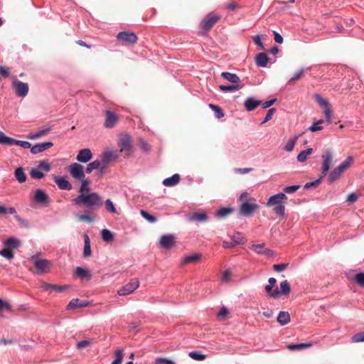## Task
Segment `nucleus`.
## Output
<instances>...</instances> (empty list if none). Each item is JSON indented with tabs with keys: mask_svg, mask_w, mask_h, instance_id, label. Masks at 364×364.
<instances>
[{
	"mask_svg": "<svg viewBox=\"0 0 364 364\" xmlns=\"http://www.w3.org/2000/svg\"><path fill=\"white\" fill-rule=\"evenodd\" d=\"M77 205H84L87 208H100L102 204V197L97 193L79 194L73 200Z\"/></svg>",
	"mask_w": 364,
	"mask_h": 364,
	"instance_id": "1",
	"label": "nucleus"
},
{
	"mask_svg": "<svg viewBox=\"0 0 364 364\" xmlns=\"http://www.w3.org/2000/svg\"><path fill=\"white\" fill-rule=\"evenodd\" d=\"M287 200V197L284 193H279L278 194L271 196L266 205L268 207H273L274 212L279 215L284 216L285 213L284 203Z\"/></svg>",
	"mask_w": 364,
	"mask_h": 364,
	"instance_id": "2",
	"label": "nucleus"
},
{
	"mask_svg": "<svg viewBox=\"0 0 364 364\" xmlns=\"http://www.w3.org/2000/svg\"><path fill=\"white\" fill-rule=\"evenodd\" d=\"M322 165H321V178L325 176L327 173V172L329 171L331 166L333 164V151L330 149H326L322 155Z\"/></svg>",
	"mask_w": 364,
	"mask_h": 364,
	"instance_id": "3",
	"label": "nucleus"
},
{
	"mask_svg": "<svg viewBox=\"0 0 364 364\" xmlns=\"http://www.w3.org/2000/svg\"><path fill=\"white\" fill-rule=\"evenodd\" d=\"M117 40L124 46H132L136 43L138 37L132 31H122L117 34Z\"/></svg>",
	"mask_w": 364,
	"mask_h": 364,
	"instance_id": "4",
	"label": "nucleus"
},
{
	"mask_svg": "<svg viewBox=\"0 0 364 364\" xmlns=\"http://www.w3.org/2000/svg\"><path fill=\"white\" fill-rule=\"evenodd\" d=\"M220 18L221 16L220 15L210 13L203 19L200 27L203 32L209 31Z\"/></svg>",
	"mask_w": 364,
	"mask_h": 364,
	"instance_id": "5",
	"label": "nucleus"
},
{
	"mask_svg": "<svg viewBox=\"0 0 364 364\" xmlns=\"http://www.w3.org/2000/svg\"><path fill=\"white\" fill-rule=\"evenodd\" d=\"M259 205L255 203L243 201L240 205L239 213L243 216H250L259 208Z\"/></svg>",
	"mask_w": 364,
	"mask_h": 364,
	"instance_id": "6",
	"label": "nucleus"
},
{
	"mask_svg": "<svg viewBox=\"0 0 364 364\" xmlns=\"http://www.w3.org/2000/svg\"><path fill=\"white\" fill-rule=\"evenodd\" d=\"M139 287V282L137 279H132L129 283L125 284L124 287L118 290V294L120 296H126L134 291H135Z\"/></svg>",
	"mask_w": 364,
	"mask_h": 364,
	"instance_id": "7",
	"label": "nucleus"
},
{
	"mask_svg": "<svg viewBox=\"0 0 364 364\" xmlns=\"http://www.w3.org/2000/svg\"><path fill=\"white\" fill-rule=\"evenodd\" d=\"M69 171L70 175L75 179L82 180L85 178V172L83 166L77 163L70 165Z\"/></svg>",
	"mask_w": 364,
	"mask_h": 364,
	"instance_id": "8",
	"label": "nucleus"
},
{
	"mask_svg": "<svg viewBox=\"0 0 364 364\" xmlns=\"http://www.w3.org/2000/svg\"><path fill=\"white\" fill-rule=\"evenodd\" d=\"M118 145L120 147L121 152L129 154L132 151V140L129 135L125 134L119 138Z\"/></svg>",
	"mask_w": 364,
	"mask_h": 364,
	"instance_id": "9",
	"label": "nucleus"
},
{
	"mask_svg": "<svg viewBox=\"0 0 364 364\" xmlns=\"http://www.w3.org/2000/svg\"><path fill=\"white\" fill-rule=\"evenodd\" d=\"M160 246L166 250L171 249L176 244V237L173 235H164L160 238Z\"/></svg>",
	"mask_w": 364,
	"mask_h": 364,
	"instance_id": "10",
	"label": "nucleus"
},
{
	"mask_svg": "<svg viewBox=\"0 0 364 364\" xmlns=\"http://www.w3.org/2000/svg\"><path fill=\"white\" fill-rule=\"evenodd\" d=\"M14 88L18 97H25L28 92V85L26 82L19 80H15L13 82Z\"/></svg>",
	"mask_w": 364,
	"mask_h": 364,
	"instance_id": "11",
	"label": "nucleus"
},
{
	"mask_svg": "<svg viewBox=\"0 0 364 364\" xmlns=\"http://www.w3.org/2000/svg\"><path fill=\"white\" fill-rule=\"evenodd\" d=\"M34 266L38 273H46L49 270L50 262L47 259H41L33 257Z\"/></svg>",
	"mask_w": 364,
	"mask_h": 364,
	"instance_id": "12",
	"label": "nucleus"
},
{
	"mask_svg": "<svg viewBox=\"0 0 364 364\" xmlns=\"http://www.w3.org/2000/svg\"><path fill=\"white\" fill-rule=\"evenodd\" d=\"M119 121V117L114 112L107 110L105 112V127L107 128H112L115 126V124Z\"/></svg>",
	"mask_w": 364,
	"mask_h": 364,
	"instance_id": "13",
	"label": "nucleus"
},
{
	"mask_svg": "<svg viewBox=\"0 0 364 364\" xmlns=\"http://www.w3.org/2000/svg\"><path fill=\"white\" fill-rule=\"evenodd\" d=\"M117 156L112 151H106L103 154L102 160L100 161L101 164V173L107 168L110 161L115 160Z\"/></svg>",
	"mask_w": 364,
	"mask_h": 364,
	"instance_id": "14",
	"label": "nucleus"
},
{
	"mask_svg": "<svg viewBox=\"0 0 364 364\" xmlns=\"http://www.w3.org/2000/svg\"><path fill=\"white\" fill-rule=\"evenodd\" d=\"M34 200L41 205H48L49 198L46 193L42 189H37L34 195Z\"/></svg>",
	"mask_w": 364,
	"mask_h": 364,
	"instance_id": "15",
	"label": "nucleus"
},
{
	"mask_svg": "<svg viewBox=\"0 0 364 364\" xmlns=\"http://www.w3.org/2000/svg\"><path fill=\"white\" fill-rule=\"evenodd\" d=\"M54 181L61 190L70 191L73 188L72 184L65 177L55 176Z\"/></svg>",
	"mask_w": 364,
	"mask_h": 364,
	"instance_id": "16",
	"label": "nucleus"
},
{
	"mask_svg": "<svg viewBox=\"0 0 364 364\" xmlns=\"http://www.w3.org/2000/svg\"><path fill=\"white\" fill-rule=\"evenodd\" d=\"M92 157V154L89 149H81L77 155L76 159L82 163L88 162Z\"/></svg>",
	"mask_w": 364,
	"mask_h": 364,
	"instance_id": "17",
	"label": "nucleus"
},
{
	"mask_svg": "<svg viewBox=\"0 0 364 364\" xmlns=\"http://www.w3.org/2000/svg\"><path fill=\"white\" fill-rule=\"evenodd\" d=\"M53 146V144L52 142L38 144L31 147V153L33 154H39L52 147Z\"/></svg>",
	"mask_w": 364,
	"mask_h": 364,
	"instance_id": "18",
	"label": "nucleus"
},
{
	"mask_svg": "<svg viewBox=\"0 0 364 364\" xmlns=\"http://www.w3.org/2000/svg\"><path fill=\"white\" fill-rule=\"evenodd\" d=\"M345 172L343 168H341L339 166L335 168L332 171H331L328 177V182L331 183L332 182L340 178L341 176Z\"/></svg>",
	"mask_w": 364,
	"mask_h": 364,
	"instance_id": "19",
	"label": "nucleus"
},
{
	"mask_svg": "<svg viewBox=\"0 0 364 364\" xmlns=\"http://www.w3.org/2000/svg\"><path fill=\"white\" fill-rule=\"evenodd\" d=\"M260 105L261 101L257 100L253 97H248L244 103L246 110L249 112L254 110Z\"/></svg>",
	"mask_w": 364,
	"mask_h": 364,
	"instance_id": "20",
	"label": "nucleus"
},
{
	"mask_svg": "<svg viewBox=\"0 0 364 364\" xmlns=\"http://www.w3.org/2000/svg\"><path fill=\"white\" fill-rule=\"evenodd\" d=\"M75 275L80 279H87V280H90L92 277L91 272L89 269L80 267L75 269Z\"/></svg>",
	"mask_w": 364,
	"mask_h": 364,
	"instance_id": "21",
	"label": "nucleus"
},
{
	"mask_svg": "<svg viewBox=\"0 0 364 364\" xmlns=\"http://www.w3.org/2000/svg\"><path fill=\"white\" fill-rule=\"evenodd\" d=\"M188 218L190 221L205 222L208 220L205 213H191Z\"/></svg>",
	"mask_w": 364,
	"mask_h": 364,
	"instance_id": "22",
	"label": "nucleus"
},
{
	"mask_svg": "<svg viewBox=\"0 0 364 364\" xmlns=\"http://www.w3.org/2000/svg\"><path fill=\"white\" fill-rule=\"evenodd\" d=\"M269 58L265 53H259L255 56V63L258 67H266Z\"/></svg>",
	"mask_w": 364,
	"mask_h": 364,
	"instance_id": "23",
	"label": "nucleus"
},
{
	"mask_svg": "<svg viewBox=\"0 0 364 364\" xmlns=\"http://www.w3.org/2000/svg\"><path fill=\"white\" fill-rule=\"evenodd\" d=\"M221 76L225 80L232 83H234L235 85L239 84L241 82L240 78L236 74L234 73L223 72L221 73Z\"/></svg>",
	"mask_w": 364,
	"mask_h": 364,
	"instance_id": "24",
	"label": "nucleus"
},
{
	"mask_svg": "<svg viewBox=\"0 0 364 364\" xmlns=\"http://www.w3.org/2000/svg\"><path fill=\"white\" fill-rule=\"evenodd\" d=\"M90 304L88 301H81L79 299H72L68 305V309H75V308H82L87 306Z\"/></svg>",
	"mask_w": 364,
	"mask_h": 364,
	"instance_id": "25",
	"label": "nucleus"
},
{
	"mask_svg": "<svg viewBox=\"0 0 364 364\" xmlns=\"http://www.w3.org/2000/svg\"><path fill=\"white\" fill-rule=\"evenodd\" d=\"M180 181V176L178 173L173 174L172 176L165 178L163 181V184L165 186H173L178 184Z\"/></svg>",
	"mask_w": 364,
	"mask_h": 364,
	"instance_id": "26",
	"label": "nucleus"
},
{
	"mask_svg": "<svg viewBox=\"0 0 364 364\" xmlns=\"http://www.w3.org/2000/svg\"><path fill=\"white\" fill-rule=\"evenodd\" d=\"M201 258V255L200 254H193L189 256H187L183 259L181 261V265L184 266L189 263H196Z\"/></svg>",
	"mask_w": 364,
	"mask_h": 364,
	"instance_id": "27",
	"label": "nucleus"
},
{
	"mask_svg": "<svg viewBox=\"0 0 364 364\" xmlns=\"http://www.w3.org/2000/svg\"><path fill=\"white\" fill-rule=\"evenodd\" d=\"M277 320L280 325L284 326L290 322V315L287 311H280Z\"/></svg>",
	"mask_w": 364,
	"mask_h": 364,
	"instance_id": "28",
	"label": "nucleus"
},
{
	"mask_svg": "<svg viewBox=\"0 0 364 364\" xmlns=\"http://www.w3.org/2000/svg\"><path fill=\"white\" fill-rule=\"evenodd\" d=\"M91 247L89 236L87 234L84 235V250L83 256L84 257H88L91 255Z\"/></svg>",
	"mask_w": 364,
	"mask_h": 364,
	"instance_id": "29",
	"label": "nucleus"
},
{
	"mask_svg": "<svg viewBox=\"0 0 364 364\" xmlns=\"http://www.w3.org/2000/svg\"><path fill=\"white\" fill-rule=\"evenodd\" d=\"M15 177L16 180L20 183H23L26 181V176L23 171V168L18 167L15 170Z\"/></svg>",
	"mask_w": 364,
	"mask_h": 364,
	"instance_id": "30",
	"label": "nucleus"
},
{
	"mask_svg": "<svg viewBox=\"0 0 364 364\" xmlns=\"http://www.w3.org/2000/svg\"><path fill=\"white\" fill-rule=\"evenodd\" d=\"M290 291V284L287 280H284L280 283V291H279L280 294L287 296L289 294Z\"/></svg>",
	"mask_w": 364,
	"mask_h": 364,
	"instance_id": "31",
	"label": "nucleus"
},
{
	"mask_svg": "<svg viewBox=\"0 0 364 364\" xmlns=\"http://www.w3.org/2000/svg\"><path fill=\"white\" fill-rule=\"evenodd\" d=\"M243 87L242 85L237 84V85H220L219 89L222 92H232L235 90H239L242 89Z\"/></svg>",
	"mask_w": 364,
	"mask_h": 364,
	"instance_id": "32",
	"label": "nucleus"
},
{
	"mask_svg": "<svg viewBox=\"0 0 364 364\" xmlns=\"http://www.w3.org/2000/svg\"><path fill=\"white\" fill-rule=\"evenodd\" d=\"M313 153L312 148H308L307 149L301 151L297 156V160L299 162H304L306 161L308 156Z\"/></svg>",
	"mask_w": 364,
	"mask_h": 364,
	"instance_id": "33",
	"label": "nucleus"
},
{
	"mask_svg": "<svg viewBox=\"0 0 364 364\" xmlns=\"http://www.w3.org/2000/svg\"><path fill=\"white\" fill-rule=\"evenodd\" d=\"M312 346V343H297V344H289L287 346V348L290 350H301Z\"/></svg>",
	"mask_w": 364,
	"mask_h": 364,
	"instance_id": "34",
	"label": "nucleus"
},
{
	"mask_svg": "<svg viewBox=\"0 0 364 364\" xmlns=\"http://www.w3.org/2000/svg\"><path fill=\"white\" fill-rule=\"evenodd\" d=\"M95 169H99L101 171V164H100V160H95L90 163L87 166L85 171L87 173H90Z\"/></svg>",
	"mask_w": 364,
	"mask_h": 364,
	"instance_id": "35",
	"label": "nucleus"
},
{
	"mask_svg": "<svg viewBox=\"0 0 364 364\" xmlns=\"http://www.w3.org/2000/svg\"><path fill=\"white\" fill-rule=\"evenodd\" d=\"M90 188V181L87 179H82L81 186L80 187V194H86L89 193Z\"/></svg>",
	"mask_w": 364,
	"mask_h": 364,
	"instance_id": "36",
	"label": "nucleus"
},
{
	"mask_svg": "<svg viewBox=\"0 0 364 364\" xmlns=\"http://www.w3.org/2000/svg\"><path fill=\"white\" fill-rule=\"evenodd\" d=\"M15 139L6 136L3 132H0V144L6 145H14Z\"/></svg>",
	"mask_w": 364,
	"mask_h": 364,
	"instance_id": "37",
	"label": "nucleus"
},
{
	"mask_svg": "<svg viewBox=\"0 0 364 364\" xmlns=\"http://www.w3.org/2000/svg\"><path fill=\"white\" fill-rule=\"evenodd\" d=\"M114 355H115V359L112 363V364H121L122 361V359H123V356H124V350H123V349L122 348H117L115 350Z\"/></svg>",
	"mask_w": 364,
	"mask_h": 364,
	"instance_id": "38",
	"label": "nucleus"
},
{
	"mask_svg": "<svg viewBox=\"0 0 364 364\" xmlns=\"http://www.w3.org/2000/svg\"><path fill=\"white\" fill-rule=\"evenodd\" d=\"M102 238L105 242H109L114 240L113 234L107 229H104L101 232Z\"/></svg>",
	"mask_w": 364,
	"mask_h": 364,
	"instance_id": "39",
	"label": "nucleus"
},
{
	"mask_svg": "<svg viewBox=\"0 0 364 364\" xmlns=\"http://www.w3.org/2000/svg\"><path fill=\"white\" fill-rule=\"evenodd\" d=\"M4 244L6 246H8V247L12 249V248H16L18 246H19L20 242H19V240L15 237H9L8 240H6L5 241Z\"/></svg>",
	"mask_w": 364,
	"mask_h": 364,
	"instance_id": "40",
	"label": "nucleus"
},
{
	"mask_svg": "<svg viewBox=\"0 0 364 364\" xmlns=\"http://www.w3.org/2000/svg\"><path fill=\"white\" fill-rule=\"evenodd\" d=\"M30 176L33 179H41L45 176V174L38 168H32L30 171Z\"/></svg>",
	"mask_w": 364,
	"mask_h": 364,
	"instance_id": "41",
	"label": "nucleus"
},
{
	"mask_svg": "<svg viewBox=\"0 0 364 364\" xmlns=\"http://www.w3.org/2000/svg\"><path fill=\"white\" fill-rule=\"evenodd\" d=\"M188 355L193 360L202 361L206 358V355L200 353L199 351H192L188 353Z\"/></svg>",
	"mask_w": 364,
	"mask_h": 364,
	"instance_id": "42",
	"label": "nucleus"
},
{
	"mask_svg": "<svg viewBox=\"0 0 364 364\" xmlns=\"http://www.w3.org/2000/svg\"><path fill=\"white\" fill-rule=\"evenodd\" d=\"M298 138H299L298 136H295L293 138H291L288 141V143L286 144V146L284 147V150L286 151H288V152L291 151L294 149V146H295V144H296V143L297 141Z\"/></svg>",
	"mask_w": 364,
	"mask_h": 364,
	"instance_id": "43",
	"label": "nucleus"
},
{
	"mask_svg": "<svg viewBox=\"0 0 364 364\" xmlns=\"http://www.w3.org/2000/svg\"><path fill=\"white\" fill-rule=\"evenodd\" d=\"M273 287H274L273 286L267 284L265 286L264 289H265L266 292L268 294V295L270 297L275 298L279 294V291L278 289L272 290Z\"/></svg>",
	"mask_w": 364,
	"mask_h": 364,
	"instance_id": "44",
	"label": "nucleus"
},
{
	"mask_svg": "<svg viewBox=\"0 0 364 364\" xmlns=\"http://www.w3.org/2000/svg\"><path fill=\"white\" fill-rule=\"evenodd\" d=\"M105 205L106 210L112 213H116L119 214V213L117 211L114 205L113 204L112 201L110 199H107L105 202Z\"/></svg>",
	"mask_w": 364,
	"mask_h": 364,
	"instance_id": "45",
	"label": "nucleus"
},
{
	"mask_svg": "<svg viewBox=\"0 0 364 364\" xmlns=\"http://www.w3.org/2000/svg\"><path fill=\"white\" fill-rule=\"evenodd\" d=\"M0 255L6 258L7 259H11L14 258V254L11 248L6 247L0 251Z\"/></svg>",
	"mask_w": 364,
	"mask_h": 364,
	"instance_id": "46",
	"label": "nucleus"
},
{
	"mask_svg": "<svg viewBox=\"0 0 364 364\" xmlns=\"http://www.w3.org/2000/svg\"><path fill=\"white\" fill-rule=\"evenodd\" d=\"M38 169H39L40 171H43L46 173L49 172L51 169V166L50 165L49 163L45 161H39L38 163Z\"/></svg>",
	"mask_w": 364,
	"mask_h": 364,
	"instance_id": "47",
	"label": "nucleus"
},
{
	"mask_svg": "<svg viewBox=\"0 0 364 364\" xmlns=\"http://www.w3.org/2000/svg\"><path fill=\"white\" fill-rule=\"evenodd\" d=\"M140 213H141V216L144 219H146L147 221H149V223H155L157 220V219H156V218L155 216L149 214L146 210H141L140 211Z\"/></svg>",
	"mask_w": 364,
	"mask_h": 364,
	"instance_id": "48",
	"label": "nucleus"
},
{
	"mask_svg": "<svg viewBox=\"0 0 364 364\" xmlns=\"http://www.w3.org/2000/svg\"><path fill=\"white\" fill-rule=\"evenodd\" d=\"M250 248L257 254L262 255L263 250H265V243L252 244Z\"/></svg>",
	"mask_w": 364,
	"mask_h": 364,
	"instance_id": "49",
	"label": "nucleus"
},
{
	"mask_svg": "<svg viewBox=\"0 0 364 364\" xmlns=\"http://www.w3.org/2000/svg\"><path fill=\"white\" fill-rule=\"evenodd\" d=\"M232 212V209L230 208H223L217 211L216 215L219 218H224Z\"/></svg>",
	"mask_w": 364,
	"mask_h": 364,
	"instance_id": "50",
	"label": "nucleus"
},
{
	"mask_svg": "<svg viewBox=\"0 0 364 364\" xmlns=\"http://www.w3.org/2000/svg\"><path fill=\"white\" fill-rule=\"evenodd\" d=\"M353 159L352 156H348L346 159L339 165V166L346 171L348 168H350L353 163Z\"/></svg>",
	"mask_w": 364,
	"mask_h": 364,
	"instance_id": "51",
	"label": "nucleus"
},
{
	"mask_svg": "<svg viewBox=\"0 0 364 364\" xmlns=\"http://www.w3.org/2000/svg\"><path fill=\"white\" fill-rule=\"evenodd\" d=\"M209 107L212 109V110H213L215 112V116L218 119H220L224 116V113L220 107L213 105V104H210Z\"/></svg>",
	"mask_w": 364,
	"mask_h": 364,
	"instance_id": "52",
	"label": "nucleus"
},
{
	"mask_svg": "<svg viewBox=\"0 0 364 364\" xmlns=\"http://www.w3.org/2000/svg\"><path fill=\"white\" fill-rule=\"evenodd\" d=\"M304 73V70L301 68L294 75V76L289 80V84H293L295 81L299 80L303 77Z\"/></svg>",
	"mask_w": 364,
	"mask_h": 364,
	"instance_id": "53",
	"label": "nucleus"
},
{
	"mask_svg": "<svg viewBox=\"0 0 364 364\" xmlns=\"http://www.w3.org/2000/svg\"><path fill=\"white\" fill-rule=\"evenodd\" d=\"M315 99L317 102V103L323 108H326L328 107L330 105L327 100H326L324 98H323L321 95H316L315 96Z\"/></svg>",
	"mask_w": 364,
	"mask_h": 364,
	"instance_id": "54",
	"label": "nucleus"
},
{
	"mask_svg": "<svg viewBox=\"0 0 364 364\" xmlns=\"http://www.w3.org/2000/svg\"><path fill=\"white\" fill-rule=\"evenodd\" d=\"M323 122V119H320L318 122L314 123L310 127L309 130L312 132H315L317 131H320L323 129V127L321 126V124Z\"/></svg>",
	"mask_w": 364,
	"mask_h": 364,
	"instance_id": "55",
	"label": "nucleus"
},
{
	"mask_svg": "<svg viewBox=\"0 0 364 364\" xmlns=\"http://www.w3.org/2000/svg\"><path fill=\"white\" fill-rule=\"evenodd\" d=\"M351 341L353 343H358L364 341V331L355 333L352 338Z\"/></svg>",
	"mask_w": 364,
	"mask_h": 364,
	"instance_id": "56",
	"label": "nucleus"
},
{
	"mask_svg": "<svg viewBox=\"0 0 364 364\" xmlns=\"http://www.w3.org/2000/svg\"><path fill=\"white\" fill-rule=\"evenodd\" d=\"M232 242L235 245H239V244H244L245 240L244 238L240 235V233H237L234 235L232 237Z\"/></svg>",
	"mask_w": 364,
	"mask_h": 364,
	"instance_id": "57",
	"label": "nucleus"
},
{
	"mask_svg": "<svg viewBox=\"0 0 364 364\" xmlns=\"http://www.w3.org/2000/svg\"><path fill=\"white\" fill-rule=\"evenodd\" d=\"M6 213L16 214V209L13 207L6 208L4 206L0 205V214L6 215Z\"/></svg>",
	"mask_w": 364,
	"mask_h": 364,
	"instance_id": "58",
	"label": "nucleus"
},
{
	"mask_svg": "<svg viewBox=\"0 0 364 364\" xmlns=\"http://www.w3.org/2000/svg\"><path fill=\"white\" fill-rule=\"evenodd\" d=\"M356 283L361 287H364V273H358L355 275Z\"/></svg>",
	"mask_w": 364,
	"mask_h": 364,
	"instance_id": "59",
	"label": "nucleus"
},
{
	"mask_svg": "<svg viewBox=\"0 0 364 364\" xmlns=\"http://www.w3.org/2000/svg\"><path fill=\"white\" fill-rule=\"evenodd\" d=\"M300 188V186L299 185H294L290 186H287L284 188V193H293L298 191Z\"/></svg>",
	"mask_w": 364,
	"mask_h": 364,
	"instance_id": "60",
	"label": "nucleus"
},
{
	"mask_svg": "<svg viewBox=\"0 0 364 364\" xmlns=\"http://www.w3.org/2000/svg\"><path fill=\"white\" fill-rule=\"evenodd\" d=\"M14 144L15 145H18V146H21L22 148H24V149H31V147L33 146L31 145V144L28 142V141H19V140H16V139H15Z\"/></svg>",
	"mask_w": 364,
	"mask_h": 364,
	"instance_id": "61",
	"label": "nucleus"
},
{
	"mask_svg": "<svg viewBox=\"0 0 364 364\" xmlns=\"http://www.w3.org/2000/svg\"><path fill=\"white\" fill-rule=\"evenodd\" d=\"M288 263L277 264L273 265V269L277 272H281L284 271L287 267Z\"/></svg>",
	"mask_w": 364,
	"mask_h": 364,
	"instance_id": "62",
	"label": "nucleus"
},
{
	"mask_svg": "<svg viewBox=\"0 0 364 364\" xmlns=\"http://www.w3.org/2000/svg\"><path fill=\"white\" fill-rule=\"evenodd\" d=\"M276 112V109L275 108H271L269 109L267 114H266V116H265V118L264 119V120L262 121V124H264L266 122H267L268 121H269L270 119H272V116L274 114V113Z\"/></svg>",
	"mask_w": 364,
	"mask_h": 364,
	"instance_id": "63",
	"label": "nucleus"
},
{
	"mask_svg": "<svg viewBox=\"0 0 364 364\" xmlns=\"http://www.w3.org/2000/svg\"><path fill=\"white\" fill-rule=\"evenodd\" d=\"M156 364H175V363L167 358H159L156 360Z\"/></svg>",
	"mask_w": 364,
	"mask_h": 364,
	"instance_id": "64",
	"label": "nucleus"
}]
</instances>
